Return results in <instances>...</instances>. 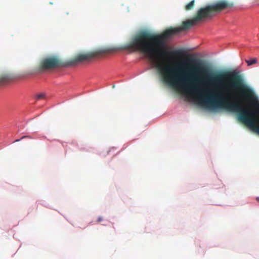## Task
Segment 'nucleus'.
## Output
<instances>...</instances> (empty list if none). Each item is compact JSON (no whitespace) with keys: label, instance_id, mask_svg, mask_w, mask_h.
I'll list each match as a JSON object with an SVG mask.
<instances>
[{"label":"nucleus","instance_id":"nucleus-11","mask_svg":"<svg viewBox=\"0 0 259 259\" xmlns=\"http://www.w3.org/2000/svg\"><path fill=\"white\" fill-rule=\"evenodd\" d=\"M102 220H103V218H102V217H98V220H97V222L98 223H99L101 222Z\"/></svg>","mask_w":259,"mask_h":259},{"label":"nucleus","instance_id":"nucleus-12","mask_svg":"<svg viewBox=\"0 0 259 259\" xmlns=\"http://www.w3.org/2000/svg\"><path fill=\"white\" fill-rule=\"evenodd\" d=\"M256 200L259 202V197L256 198Z\"/></svg>","mask_w":259,"mask_h":259},{"label":"nucleus","instance_id":"nucleus-9","mask_svg":"<svg viewBox=\"0 0 259 259\" xmlns=\"http://www.w3.org/2000/svg\"><path fill=\"white\" fill-rule=\"evenodd\" d=\"M45 96V94L44 93H40L36 96V98L37 100H40L44 98Z\"/></svg>","mask_w":259,"mask_h":259},{"label":"nucleus","instance_id":"nucleus-1","mask_svg":"<svg viewBox=\"0 0 259 259\" xmlns=\"http://www.w3.org/2000/svg\"><path fill=\"white\" fill-rule=\"evenodd\" d=\"M177 32V28L160 34L141 31L123 49L143 54L151 60L165 82L180 88L187 94L200 93L198 87L201 84L214 87L206 96L200 97V103L211 109L237 112L238 119L259 135V101L253 90L244 83L238 72H209L202 63L194 59H189L186 65L176 66L158 58L160 53L172 57L183 54L182 50L165 52L163 49L165 40Z\"/></svg>","mask_w":259,"mask_h":259},{"label":"nucleus","instance_id":"nucleus-7","mask_svg":"<svg viewBox=\"0 0 259 259\" xmlns=\"http://www.w3.org/2000/svg\"><path fill=\"white\" fill-rule=\"evenodd\" d=\"M195 5V0L191 1L189 3L185 6V9L186 11H189L193 9Z\"/></svg>","mask_w":259,"mask_h":259},{"label":"nucleus","instance_id":"nucleus-6","mask_svg":"<svg viewBox=\"0 0 259 259\" xmlns=\"http://www.w3.org/2000/svg\"><path fill=\"white\" fill-rule=\"evenodd\" d=\"M13 76L9 73H4L0 75V85H4L13 80Z\"/></svg>","mask_w":259,"mask_h":259},{"label":"nucleus","instance_id":"nucleus-2","mask_svg":"<svg viewBox=\"0 0 259 259\" xmlns=\"http://www.w3.org/2000/svg\"><path fill=\"white\" fill-rule=\"evenodd\" d=\"M111 51V50L110 49H101L87 53L79 54L65 64L63 63L57 56H53L47 57L41 61L39 65V70L42 71L58 67L72 66L85 61H90L98 56L109 53Z\"/></svg>","mask_w":259,"mask_h":259},{"label":"nucleus","instance_id":"nucleus-10","mask_svg":"<svg viewBox=\"0 0 259 259\" xmlns=\"http://www.w3.org/2000/svg\"><path fill=\"white\" fill-rule=\"evenodd\" d=\"M25 138H30V136H23V137L21 138V139H17V140H15V141H14V142H19V141H20L21 139H23Z\"/></svg>","mask_w":259,"mask_h":259},{"label":"nucleus","instance_id":"nucleus-5","mask_svg":"<svg viewBox=\"0 0 259 259\" xmlns=\"http://www.w3.org/2000/svg\"><path fill=\"white\" fill-rule=\"evenodd\" d=\"M197 23H198V21L197 20H195L194 16L192 19L184 21L182 25L177 28L179 32H180L187 30Z\"/></svg>","mask_w":259,"mask_h":259},{"label":"nucleus","instance_id":"nucleus-8","mask_svg":"<svg viewBox=\"0 0 259 259\" xmlns=\"http://www.w3.org/2000/svg\"><path fill=\"white\" fill-rule=\"evenodd\" d=\"M245 62L247 64L248 66L257 63V59L256 58H253L250 60H246Z\"/></svg>","mask_w":259,"mask_h":259},{"label":"nucleus","instance_id":"nucleus-4","mask_svg":"<svg viewBox=\"0 0 259 259\" xmlns=\"http://www.w3.org/2000/svg\"><path fill=\"white\" fill-rule=\"evenodd\" d=\"M233 5L232 2L227 0H220L211 5V6L215 15L225 9L232 8Z\"/></svg>","mask_w":259,"mask_h":259},{"label":"nucleus","instance_id":"nucleus-3","mask_svg":"<svg viewBox=\"0 0 259 259\" xmlns=\"http://www.w3.org/2000/svg\"><path fill=\"white\" fill-rule=\"evenodd\" d=\"M214 16L212 8L210 5L199 9L195 14V19L200 22L206 19H211Z\"/></svg>","mask_w":259,"mask_h":259}]
</instances>
